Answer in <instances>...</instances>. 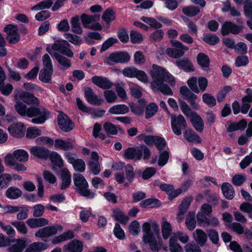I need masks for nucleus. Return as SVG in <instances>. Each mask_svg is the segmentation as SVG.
I'll return each instance as SVG.
<instances>
[{"instance_id":"obj_1","label":"nucleus","mask_w":252,"mask_h":252,"mask_svg":"<svg viewBox=\"0 0 252 252\" xmlns=\"http://www.w3.org/2000/svg\"><path fill=\"white\" fill-rule=\"evenodd\" d=\"M15 99L14 107L17 112L22 116L32 118V123L42 124L50 117L49 112L45 108L36 107L39 101L33 94L22 91L15 94Z\"/></svg>"},{"instance_id":"obj_2","label":"nucleus","mask_w":252,"mask_h":252,"mask_svg":"<svg viewBox=\"0 0 252 252\" xmlns=\"http://www.w3.org/2000/svg\"><path fill=\"white\" fill-rule=\"evenodd\" d=\"M149 74L152 79L151 87L154 91H160L165 95H172L171 89L164 83L170 86H174L176 82L174 77L164 67L153 64L149 70Z\"/></svg>"},{"instance_id":"obj_3","label":"nucleus","mask_w":252,"mask_h":252,"mask_svg":"<svg viewBox=\"0 0 252 252\" xmlns=\"http://www.w3.org/2000/svg\"><path fill=\"white\" fill-rule=\"evenodd\" d=\"M142 230L145 232L143 241L149 244L154 252H158L162 248L163 241L160 236L158 223L155 220L144 222L142 226Z\"/></svg>"},{"instance_id":"obj_4","label":"nucleus","mask_w":252,"mask_h":252,"mask_svg":"<svg viewBox=\"0 0 252 252\" xmlns=\"http://www.w3.org/2000/svg\"><path fill=\"white\" fill-rule=\"evenodd\" d=\"M69 45L66 40H60L56 41L52 46L48 45L46 47L47 51L51 55H54L58 63L64 68H67L71 66V63L70 60L58 53H54V51H58L68 57H73V53L69 49Z\"/></svg>"},{"instance_id":"obj_5","label":"nucleus","mask_w":252,"mask_h":252,"mask_svg":"<svg viewBox=\"0 0 252 252\" xmlns=\"http://www.w3.org/2000/svg\"><path fill=\"white\" fill-rule=\"evenodd\" d=\"M73 182L75 189L81 195L88 198H93L94 197V193L88 189V182L81 174H74Z\"/></svg>"},{"instance_id":"obj_6","label":"nucleus","mask_w":252,"mask_h":252,"mask_svg":"<svg viewBox=\"0 0 252 252\" xmlns=\"http://www.w3.org/2000/svg\"><path fill=\"white\" fill-rule=\"evenodd\" d=\"M63 229V226L59 224L46 226L38 229L35 233V236L44 242H48L51 237L61 232Z\"/></svg>"},{"instance_id":"obj_7","label":"nucleus","mask_w":252,"mask_h":252,"mask_svg":"<svg viewBox=\"0 0 252 252\" xmlns=\"http://www.w3.org/2000/svg\"><path fill=\"white\" fill-rule=\"evenodd\" d=\"M129 54L124 51L114 52L108 56H106L103 59L104 63L111 65L115 63H124L128 62L130 60Z\"/></svg>"},{"instance_id":"obj_8","label":"nucleus","mask_w":252,"mask_h":252,"mask_svg":"<svg viewBox=\"0 0 252 252\" xmlns=\"http://www.w3.org/2000/svg\"><path fill=\"white\" fill-rule=\"evenodd\" d=\"M172 45L175 48H168L166 50V54L172 58H178L185 53V51H188L189 48L186 46L184 45L181 42L177 40L171 41Z\"/></svg>"},{"instance_id":"obj_9","label":"nucleus","mask_w":252,"mask_h":252,"mask_svg":"<svg viewBox=\"0 0 252 252\" xmlns=\"http://www.w3.org/2000/svg\"><path fill=\"white\" fill-rule=\"evenodd\" d=\"M95 16L83 14L81 16L80 19L85 28L94 30L100 31L102 30V27L98 22H95Z\"/></svg>"},{"instance_id":"obj_10","label":"nucleus","mask_w":252,"mask_h":252,"mask_svg":"<svg viewBox=\"0 0 252 252\" xmlns=\"http://www.w3.org/2000/svg\"><path fill=\"white\" fill-rule=\"evenodd\" d=\"M171 119L172 128L174 133L177 135H181L182 129L185 127L186 125L184 118L181 115L178 116L172 115Z\"/></svg>"},{"instance_id":"obj_11","label":"nucleus","mask_w":252,"mask_h":252,"mask_svg":"<svg viewBox=\"0 0 252 252\" xmlns=\"http://www.w3.org/2000/svg\"><path fill=\"white\" fill-rule=\"evenodd\" d=\"M59 127L63 131L68 132L74 127V125L71 120L65 114L60 112L57 118Z\"/></svg>"},{"instance_id":"obj_12","label":"nucleus","mask_w":252,"mask_h":252,"mask_svg":"<svg viewBox=\"0 0 252 252\" xmlns=\"http://www.w3.org/2000/svg\"><path fill=\"white\" fill-rule=\"evenodd\" d=\"M4 31L7 34V39L11 43L15 44L20 39L19 34L17 27L12 25H9L5 27Z\"/></svg>"},{"instance_id":"obj_13","label":"nucleus","mask_w":252,"mask_h":252,"mask_svg":"<svg viewBox=\"0 0 252 252\" xmlns=\"http://www.w3.org/2000/svg\"><path fill=\"white\" fill-rule=\"evenodd\" d=\"M25 126L21 123L11 125L8 128L10 135L15 138H22L25 134Z\"/></svg>"},{"instance_id":"obj_14","label":"nucleus","mask_w":252,"mask_h":252,"mask_svg":"<svg viewBox=\"0 0 252 252\" xmlns=\"http://www.w3.org/2000/svg\"><path fill=\"white\" fill-rule=\"evenodd\" d=\"M241 31V27L231 22H225L221 28V32L223 35H226L229 33L237 34Z\"/></svg>"},{"instance_id":"obj_15","label":"nucleus","mask_w":252,"mask_h":252,"mask_svg":"<svg viewBox=\"0 0 252 252\" xmlns=\"http://www.w3.org/2000/svg\"><path fill=\"white\" fill-rule=\"evenodd\" d=\"M83 249V242L77 239L70 241L63 247L64 252H81Z\"/></svg>"},{"instance_id":"obj_16","label":"nucleus","mask_w":252,"mask_h":252,"mask_svg":"<svg viewBox=\"0 0 252 252\" xmlns=\"http://www.w3.org/2000/svg\"><path fill=\"white\" fill-rule=\"evenodd\" d=\"M6 75L2 68L0 66V91L2 94L8 95L11 93L13 88L11 84L4 83Z\"/></svg>"},{"instance_id":"obj_17","label":"nucleus","mask_w":252,"mask_h":252,"mask_svg":"<svg viewBox=\"0 0 252 252\" xmlns=\"http://www.w3.org/2000/svg\"><path fill=\"white\" fill-rule=\"evenodd\" d=\"M12 157V160H16L21 163L27 162L29 159V154L27 151L22 149L14 150L13 153H9Z\"/></svg>"},{"instance_id":"obj_18","label":"nucleus","mask_w":252,"mask_h":252,"mask_svg":"<svg viewBox=\"0 0 252 252\" xmlns=\"http://www.w3.org/2000/svg\"><path fill=\"white\" fill-rule=\"evenodd\" d=\"M92 81L94 84L103 89H110L113 86V83L110 80L102 76H94L92 77Z\"/></svg>"},{"instance_id":"obj_19","label":"nucleus","mask_w":252,"mask_h":252,"mask_svg":"<svg viewBox=\"0 0 252 252\" xmlns=\"http://www.w3.org/2000/svg\"><path fill=\"white\" fill-rule=\"evenodd\" d=\"M159 188L162 190L165 191L167 194H168L170 199L176 197L182 193V189H175L174 186L170 184H160L159 185Z\"/></svg>"},{"instance_id":"obj_20","label":"nucleus","mask_w":252,"mask_h":252,"mask_svg":"<svg viewBox=\"0 0 252 252\" xmlns=\"http://www.w3.org/2000/svg\"><path fill=\"white\" fill-rule=\"evenodd\" d=\"M99 156L95 152L91 153V157L89 162V165L94 175H97L101 170V166L98 162Z\"/></svg>"},{"instance_id":"obj_21","label":"nucleus","mask_w":252,"mask_h":252,"mask_svg":"<svg viewBox=\"0 0 252 252\" xmlns=\"http://www.w3.org/2000/svg\"><path fill=\"white\" fill-rule=\"evenodd\" d=\"M85 95L87 101L91 104L99 105L103 102V99L98 97L90 88L85 89Z\"/></svg>"},{"instance_id":"obj_22","label":"nucleus","mask_w":252,"mask_h":252,"mask_svg":"<svg viewBox=\"0 0 252 252\" xmlns=\"http://www.w3.org/2000/svg\"><path fill=\"white\" fill-rule=\"evenodd\" d=\"M142 156V151L139 148H129L125 151L124 157L126 159L139 160Z\"/></svg>"},{"instance_id":"obj_23","label":"nucleus","mask_w":252,"mask_h":252,"mask_svg":"<svg viewBox=\"0 0 252 252\" xmlns=\"http://www.w3.org/2000/svg\"><path fill=\"white\" fill-rule=\"evenodd\" d=\"M26 223L29 227L36 228L48 225L49 220L43 218H30L27 220Z\"/></svg>"},{"instance_id":"obj_24","label":"nucleus","mask_w":252,"mask_h":252,"mask_svg":"<svg viewBox=\"0 0 252 252\" xmlns=\"http://www.w3.org/2000/svg\"><path fill=\"white\" fill-rule=\"evenodd\" d=\"M5 164L8 167H13L17 171H25L27 167L23 164L18 163L15 160H12V157L10 155H6L4 158Z\"/></svg>"},{"instance_id":"obj_25","label":"nucleus","mask_w":252,"mask_h":252,"mask_svg":"<svg viewBox=\"0 0 252 252\" xmlns=\"http://www.w3.org/2000/svg\"><path fill=\"white\" fill-rule=\"evenodd\" d=\"M227 226L238 234L244 233L248 237H252V229H245L244 227L238 222H233Z\"/></svg>"},{"instance_id":"obj_26","label":"nucleus","mask_w":252,"mask_h":252,"mask_svg":"<svg viewBox=\"0 0 252 252\" xmlns=\"http://www.w3.org/2000/svg\"><path fill=\"white\" fill-rule=\"evenodd\" d=\"M74 141L71 139L64 140L61 139L55 141V148L57 150H67L71 149L73 147Z\"/></svg>"},{"instance_id":"obj_27","label":"nucleus","mask_w":252,"mask_h":252,"mask_svg":"<svg viewBox=\"0 0 252 252\" xmlns=\"http://www.w3.org/2000/svg\"><path fill=\"white\" fill-rule=\"evenodd\" d=\"M74 236L73 232L71 230H68L59 236L53 238L51 239V243L54 245H58L73 238Z\"/></svg>"},{"instance_id":"obj_28","label":"nucleus","mask_w":252,"mask_h":252,"mask_svg":"<svg viewBox=\"0 0 252 252\" xmlns=\"http://www.w3.org/2000/svg\"><path fill=\"white\" fill-rule=\"evenodd\" d=\"M194 241L200 246H204L207 240L206 233L200 229H197L192 235Z\"/></svg>"},{"instance_id":"obj_29","label":"nucleus","mask_w":252,"mask_h":252,"mask_svg":"<svg viewBox=\"0 0 252 252\" xmlns=\"http://www.w3.org/2000/svg\"><path fill=\"white\" fill-rule=\"evenodd\" d=\"M15 243L8 248L9 252H22L26 246L25 238L17 239L13 241Z\"/></svg>"},{"instance_id":"obj_30","label":"nucleus","mask_w":252,"mask_h":252,"mask_svg":"<svg viewBox=\"0 0 252 252\" xmlns=\"http://www.w3.org/2000/svg\"><path fill=\"white\" fill-rule=\"evenodd\" d=\"M4 171V167L0 158V188L7 187L11 180V177L8 174H2Z\"/></svg>"},{"instance_id":"obj_31","label":"nucleus","mask_w":252,"mask_h":252,"mask_svg":"<svg viewBox=\"0 0 252 252\" xmlns=\"http://www.w3.org/2000/svg\"><path fill=\"white\" fill-rule=\"evenodd\" d=\"M189 118L195 130L202 132L204 129V123L200 116L195 112Z\"/></svg>"},{"instance_id":"obj_32","label":"nucleus","mask_w":252,"mask_h":252,"mask_svg":"<svg viewBox=\"0 0 252 252\" xmlns=\"http://www.w3.org/2000/svg\"><path fill=\"white\" fill-rule=\"evenodd\" d=\"M248 95L245 96L242 99V105L241 106V111L243 114H246L250 107V103L252 102V94L251 90L247 89Z\"/></svg>"},{"instance_id":"obj_33","label":"nucleus","mask_w":252,"mask_h":252,"mask_svg":"<svg viewBox=\"0 0 252 252\" xmlns=\"http://www.w3.org/2000/svg\"><path fill=\"white\" fill-rule=\"evenodd\" d=\"M129 108L125 104H116L111 107L108 112L113 115H123L128 113Z\"/></svg>"},{"instance_id":"obj_34","label":"nucleus","mask_w":252,"mask_h":252,"mask_svg":"<svg viewBox=\"0 0 252 252\" xmlns=\"http://www.w3.org/2000/svg\"><path fill=\"white\" fill-rule=\"evenodd\" d=\"M62 184L61 188L64 189L68 188L71 183V174L66 168H63L61 171Z\"/></svg>"},{"instance_id":"obj_35","label":"nucleus","mask_w":252,"mask_h":252,"mask_svg":"<svg viewBox=\"0 0 252 252\" xmlns=\"http://www.w3.org/2000/svg\"><path fill=\"white\" fill-rule=\"evenodd\" d=\"M30 153L33 156L41 158H45L48 155V151L40 146H33L30 149Z\"/></svg>"},{"instance_id":"obj_36","label":"nucleus","mask_w":252,"mask_h":252,"mask_svg":"<svg viewBox=\"0 0 252 252\" xmlns=\"http://www.w3.org/2000/svg\"><path fill=\"white\" fill-rule=\"evenodd\" d=\"M184 137L186 139L193 143H200L201 138L193 130L190 129H187L184 133Z\"/></svg>"},{"instance_id":"obj_37","label":"nucleus","mask_w":252,"mask_h":252,"mask_svg":"<svg viewBox=\"0 0 252 252\" xmlns=\"http://www.w3.org/2000/svg\"><path fill=\"white\" fill-rule=\"evenodd\" d=\"M161 228L163 239L167 240L172 232V226L171 224L169 222L163 220L161 223Z\"/></svg>"},{"instance_id":"obj_38","label":"nucleus","mask_w":252,"mask_h":252,"mask_svg":"<svg viewBox=\"0 0 252 252\" xmlns=\"http://www.w3.org/2000/svg\"><path fill=\"white\" fill-rule=\"evenodd\" d=\"M221 190L224 197L228 199H232L234 197V189L231 185L224 183L222 185Z\"/></svg>"},{"instance_id":"obj_39","label":"nucleus","mask_w":252,"mask_h":252,"mask_svg":"<svg viewBox=\"0 0 252 252\" xmlns=\"http://www.w3.org/2000/svg\"><path fill=\"white\" fill-rule=\"evenodd\" d=\"M177 66L187 72H192L194 68L192 63L187 59H183L176 61Z\"/></svg>"},{"instance_id":"obj_40","label":"nucleus","mask_w":252,"mask_h":252,"mask_svg":"<svg viewBox=\"0 0 252 252\" xmlns=\"http://www.w3.org/2000/svg\"><path fill=\"white\" fill-rule=\"evenodd\" d=\"M128 85L131 96L137 98L142 96V88L140 86L131 82H129Z\"/></svg>"},{"instance_id":"obj_41","label":"nucleus","mask_w":252,"mask_h":252,"mask_svg":"<svg viewBox=\"0 0 252 252\" xmlns=\"http://www.w3.org/2000/svg\"><path fill=\"white\" fill-rule=\"evenodd\" d=\"M47 249L45 244L42 242H34L30 244L24 252H40Z\"/></svg>"},{"instance_id":"obj_42","label":"nucleus","mask_w":252,"mask_h":252,"mask_svg":"<svg viewBox=\"0 0 252 252\" xmlns=\"http://www.w3.org/2000/svg\"><path fill=\"white\" fill-rule=\"evenodd\" d=\"M49 157L52 163L59 168H61L63 166V160L61 156L58 153L55 152H51L49 155Z\"/></svg>"},{"instance_id":"obj_43","label":"nucleus","mask_w":252,"mask_h":252,"mask_svg":"<svg viewBox=\"0 0 252 252\" xmlns=\"http://www.w3.org/2000/svg\"><path fill=\"white\" fill-rule=\"evenodd\" d=\"M103 129L108 135H116L121 129L119 126H116L110 122H106L103 125Z\"/></svg>"},{"instance_id":"obj_44","label":"nucleus","mask_w":252,"mask_h":252,"mask_svg":"<svg viewBox=\"0 0 252 252\" xmlns=\"http://www.w3.org/2000/svg\"><path fill=\"white\" fill-rule=\"evenodd\" d=\"M70 23L72 32L79 34L82 33L83 30L79 23V18L78 16L72 17L71 19Z\"/></svg>"},{"instance_id":"obj_45","label":"nucleus","mask_w":252,"mask_h":252,"mask_svg":"<svg viewBox=\"0 0 252 252\" xmlns=\"http://www.w3.org/2000/svg\"><path fill=\"white\" fill-rule=\"evenodd\" d=\"M102 19L106 23L107 26L109 27L110 23L115 19V12L112 9H106L102 16Z\"/></svg>"},{"instance_id":"obj_46","label":"nucleus","mask_w":252,"mask_h":252,"mask_svg":"<svg viewBox=\"0 0 252 252\" xmlns=\"http://www.w3.org/2000/svg\"><path fill=\"white\" fill-rule=\"evenodd\" d=\"M160 201L157 199L149 198L145 199L140 203V206L142 208H154L159 206Z\"/></svg>"},{"instance_id":"obj_47","label":"nucleus","mask_w":252,"mask_h":252,"mask_svg":"<svg viewBox=\"0 0 252 252\" xmlns=\"http://www.w3.org/2000/svg\"><path fill=\"white\" fill-rule=\"evenodd\" d=\"M169 250L171 252H183V248L178 243L175 236H172L169 239Z\"/></svg>"},{"instance_id":"obj_48","label":"nucleus","mask_w":252,"mask_h":252,"mask_svg":"<svg viewBox=\"0 0 252 252\" xmlns=\"http://www.w3.org/2000/svg\"><path fill=\"white\" fill-rule=\"evenodd\" d=\"M22 195L21 190L15 187H10L6 191V196L11 199H15L19 198Z\"/></svg>"},{"instance_id":"obj_49","label":"nucleus","mask_w":252,"mask_h":252,"mask_svg":"<svg viewBox=\"0 0 252 252\" xmlns=\"http://www.w3.org/2000/svg\"><path fill=\"white\" fill-rule=\"evenodd\" d=\"M53 72V69H46L43 68L39 75V79L43 82L48 83L51 80V76Z\"/></svg>"},{"instance_id":"obj_50","label":"nucleus","mask_w":252,"mask_h":252,"mask_svg":"<svg viewBox=\"0 0 252 252\" xmlns=\"http://www.w3.org/2000/svg\"><path fill=\"white\" fill-rule=\"evenodd\" d=\"M102 36L99 33L94 32H89L85 36L86 43L90 45L93 44L94 43V40H100Z\"/></svg>"},{"instance_id":"obj_51","label":"nucleus","mask_w":252,"mask_h":252,"mask_svg":"<svg viewBox=\"0 0 252 252\" xmlns=\"http://www.w3.org/2000/svg\"><path fill=\"white\" fill-rule=\"evenodd\" d=\"M112 216L115 220L124 224L126 223L128 220V217L118 209L113 210Z\"/></svg>"},{"instance_id":"obj_52","label":"nucleus","mask_w":252,"mask_h":252,"mask_svg":"<svg viewBox=\"0 0 252 252\" xmlns=\"http://www.w3.org/2000/svg\"><path fill=\"white\" fill-rule=\"evenodd\" d=\"M140 19L144 22L149 24L151 27L155 29H160L162 26L161 23L153 18L142 16L140 17Z\"/></svg>"},{"instance_id":"obj_53","label":"nucleus","mask_w":252,"mask_h":252,"mask_svg":"<svg viewBox=\"0 0 252 252\" xmlns=\"http://www.w3.org/2000/svg\"><path fill=\"white\" fill-rule=\"evenodd\" d=\"M134 63L136 65L144 64L146 61V58L144 53L141 51L135 52L133 55Z\"/></svg>"},{"instance_id":"obj_54","label":"nucleus","mask_w":252,"mask_h":252,"mask_svg":"<svg viewBox=\"0 0 252 252\" xmlns=\"http://www.w3.org/2000/svg\"><path fill=\"white\" fill-rule=\"evenodd\" d=\"M16 228L19 233L22 234H26L28 233V228L23 221H13L11 223Z\"/></svg>"},{"instance_id":"obj_55","label":"nucleus","mask_w":252,"mask_h":252,"mask_svg":"<svg viewBox=\"0 0 252 252\" xmlns=\"http://www.w3.org/2000/svg\"><path fill=\"white\" fill-rule=\"evenodd\" d=\"M41 134V130L34 126L28 128L27 130L26 137L29 139H34Z\"/></svg>"},{"instance_id":"obj_56","label":"nucleus","mask_w":252,"mask_h":252,"mask_svg":"<svg viewBox=\"0 0 252 252\" xmlns=\"http://www.w3.org/2000/svg\"><path fill=\"white\" fill-rule=\"evenodd\" d=\"M182 12L188 16L193 17L200 12V9L197 7L192 5L184 7L182 9Z\"/></svg>"},{"instance_id":"obj_57","label":"nucleus","mask_w":252,"mask_h":252,"mask_svg":"<svg viewBox=\"0 0 252 252\" xmlns=\"http://www.w3.org/2000/svg\"><path fill=\"white\" fill-rule=\"evenodd\" d=\"M53 4V2L51 0H46L42 1L32 8V10L33 11H38L44 9L50 8Z\"/></svg>"},{"instance_id":"obj_58","label":"nucleus","mask_w":252,"mask_h":252,"mask_svg":"<svg viewBox=\"0 0 252 252\" xmlns=\"http://www.w3.org/2000/svg\"><path fill=\"white\" fill-rule=\"evenodd\" d=\"M196 223L194 213L189 212L186 220V224L188 229L190 231L193 230L196 226Z\"/></svg>"},{"instance_id":"obj_59","label":"nucleus","mask_w":252,"mask_h":252,"mask_svg":"<svg viewBox=\"0 0 252 252\" xmlns=\"http://www.w3.org/2000/svg\"><path fill=\"white\" fill-rule=\"evenodd\" d=\"M202 100L204 103L210 107H213L216 104L215 97L209 93H205L202 95Z\"/></svg>"},{"instance_id":"obj_60","label":"nucleus","mask_w":252,"mask_h":252,"mask_svg":"<svg viewBox=\"0 0 252 252\" xmlns=\"http://www.w3.org/2000/svg\"><path fill=\"white\" fill-rule=\"evenodd\" d=\"M65 38L75 45H80L82 43V39L80 36L70 33L64 34Z\"/></svg>"},{"instance_id":"obj_61","label":"nucleus","mask_w":252,"mask_h":252,"mask_svg":"<svg viewBox=\"0 0 252 252\" xmlns=\"http://www.w3.org/2000/svg\"><path fill=\"white\" fill-rule=\"evenodd\" d=\"M36 143L40 145H45L48 147L55 146V141L47 136H41L35 140Z\"/></svg>"},{"instance_id":"obj_62","label":"nucleus","mask_w":252,"mask_h":252,"mask_svg":"<svg viewBox=\"0 0 252 252\" xmlns=\"http://www.w3.org/2000/svg\"><path fill=\"white\" fill-rule=\"evenodd\" d=\"M102 127L100 124L95 123L94 126L93 135L95 138H98L101 140H104L106 136L101 132Z\"/></svg>"},{"instance_id":"obj_63","label":"nucleus","mask_w":252,"mask_h":252,"mask_svg":"<svg viewBox=\"0 0 252 252\" xmlns=\"http://www.w3.org/2000/svg\"><path fill=\"white\" fill-rule=\"evenodd\" d=\"M128 230L129 233L132 235L138 234L141 231L140 223L137 220L131 222L129 225Z\"/></svg>"},{"instance_id":"obj_64","label":"nucleus","mask_w":252,"mask_h":252,"mask_svg":"<svg viewBox=\"0 0 252 252\" xmlns=\"http://www.w3.org/2000/svg\"><path fill=\"white\" fill-rule=\"evenodd\" d=\"M158 106L155 103H151L149 104L146 109L145 117L147 119L152 117L157 112Z\"/></svg>"}]
</instances>
